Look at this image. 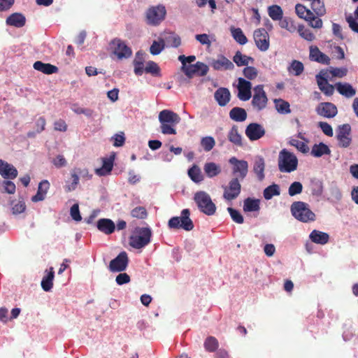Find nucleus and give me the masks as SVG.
<instances>
[{
  "mask_svg": "<svg viewBox=\"0 0 358 358\" xmlns=\"http://www.w3.org/2000/svg\"><path fill=\"white\" fill-rule=\"evenodd\" d=\"M194 201L199 211L203 214L211 216L215 213L217 207L207 192L204 191L196 192L194 195Z\"/></svg>",
  "mask_w": 358,
  "mask_h": 358,
  "instance_id": "obj_1",
  "label": "nucleus"
},
{
  "mask_svg": "<svg viewBox=\"0 0 358 358\" xmlns=\"http://www.w3.org/2000/svg\"><path fill=\"white\" fill-rule=\"evenodd\" d=\"M278 165L280 172L291 173L296 170L298 159L292 152L287 149H282L278 155Z\"/></svg>",
  "mask_w": 358,
  "mask_h": 358,
  "instance_id": "obj_2",
  "label": "nucleus"
},
{
  "mask_svg": "<svg viewBox=\"0 0 358 358\" xmlns=\"http://www.w3.org/2000/svg\"><path fill=\"white\" fill-rule=\"evenodd\" d=\"M178 115L169 110H163L159 114L161 131L164 134H176L175 128Z\"/></svg>",
  "mask_w": 358,
  "mask_h": 358,
  "instance_id": "obj_3",
  "label": "nucleus"
},
{
  "mask_svg": "<svg viewBox=\"0 0 358 358\" xmlns=\"http://www.w3.org/2000/svg\"><path fill=\"white\" fill-rule=\"evenodd\" d=\"M292 215L299 221L308 222L315 220V213L309 208L308 203L303 201H295L291 206Z\"/></svg>",
  "mask_w": 358,
  "mask_h": 358,
  "instance_id": "obj_4",
  "label": "nucleus"
},
{
  "mask_svg": "<svg viewBox=\"0 0 358 358\" xmlns=\"http://www.w3.org/2000/svg\"><path fill=\"white\" fill-rule=\"evenodd\" d=\"M151 230L147 227L140 228L129 238V245L136 249H141L150 242Z\"/></svg>",
  "mask_w": 358,
  "mask_h": 358,
  "instance_id": "obj_5",
  "label": "nucleus"
},
{
  "mask_svg": "<svg viewBox=\"0 0 358 358\" xmlns=\"http://www.w3.org/2000/svg\"><path fill=\"white\" fill-rule=\"evenodd\" d=\"M166 14V8L162 5L150 7L145 13V20L148 25L157 26L164 19Z\"/></svg>",
  "mask_w": 358,
  "mask_h": 358,
  "instance_id": "obj_6",
  "label": "nucleus"
},
{
  "mask_svg": "<svg viewBox=\"0 0 358 358\" xmlns=\"http://www.w3.org/2000/svg\"><path fill=\"white\" fill-rule=\"evenodd\" d=\"M253 90L254 94L251 104L257 110H262L266 108L268 101L266 92L264 90V85H258L254 87Z\"/></svg>",
  "mask_w": 358,
  "mask_h": 358,
  "instance_id": "obj_7",
  "label": "nucleus"
},
{
  "mask_svg": "<svg viewBox=\"0 0 358 358\" xmlns=\"http://www.w3.org/2000/svg\"><path fill=\"white\" fill-rule=\"evenodd\" d=\"M253 38L257 48L262 52H266L270 47V36L264 28H259L254 31Z\"/></svg>",
  "mask_w": 358,
  "mask_h": 358,
  "instance_id": "obj_8",
  "label": "nucleus"
},
{
  "mask_svg": "<svg viewBox=\"0 0 358 358\" xmlns=\"http://www.w3.org/2000/svg\"><path fill=\"white\" fill-rule=\"evenodd\" d=\"M223 198L226 201H232L236 199L241 192V185L238 178H232L228 183V185L222 187Z\"/></svg>",
  "mask_w": 358,
  "mask_h": 358,
  "instance_id": "obj_9",
  "label": "nucleus"
},
{
  "mask_svg": "<svg viewBox=\"0 0 358 358\" xmlns=\"http://www.w3.org/2000/svg\"><path fill=\"white\" fill-rule=\"evenodd\" d=\"M129 264V257L125 251L121 252L115 258L112 259L108 265V269L112 273L123 272Z\"/></svg>",
  "mask_w": 358,
  "mask_h": 358,
  "instance_id": "obj_10",
  "label": "nucleus"
},
{
  "mask_svg": "<svg viewBox=\"0 0 358 358\" xmlns=\"http://www.w3.org/2000/svg\"><path fill=\"white\" fill-rule=\"evenodd\" d=\"M181 69L188 77L191 78L194 75L200 76L206 75L208 67L206 64L199 62L195 64H185V62H182Z\"/></svg>",
  "mask_w": 358,
  "mask_h": 358,
  "instance_id": "obj_11",
  "label": "nucleus"
},
{
  "mask_svg": "<svg viewBox=\"0 0 358 358\" xmlns=\"http://www.w3.org/2000/svg\"><path fill=\"white\" fill-rule=\"evenodd\" d=\"M351 127L349 124L339 125L337 129L336 138L338 141V146L348 148L352 143L350 137Z\"/></svg>",
  "mask_w": 358,
  "mask_h": 358,
  "instance_id": "obj_12",
  "label": "nucleus"
},
{
  "mask_svg": "<svg viewBox=\"0 0 358 358\" xmlns=\"http://www.w3.org/2000/svg\"><path fill=\"white\" fill-rule=\"evenodd\" d=\"M113 48V52L119 59L128 58L131 54V49L125 43L124 41L120 38H114L111 43Z\"/></svg>",
  "mask_w": 358,
  "mask_h": 358,
  "instance_id": "obj_13",
  "label": "nucleus"
},
{
  "mask_svg": "<svg viewBox=\"0 0 358 358\" xmlns=\"http://www.w3.org/2000/svg\"><path fill=\"white\" fill-rule=\"evenodd\" d=\"M330 76L327 71H321L316 76L319 89L327 96H331L334 92V86L328 83Z\"/></svg>",
  "mask_w": 358,
  "mask_h": 358,
  "instance_id": "obj_14",
  "label": "nucleus"
},
{
  "mask_svg": "<svg viewBox=\"0 0 358 358\" xmlns=\"http://www.w3.org/2000/svg\"><path fill=\"white\" fill-rule=\"evenodd\" d=\"M229 162L234 164L233 174L236 176L238 180H243L248 172V163L245 160H238L236 157H231Z\"/></svg>",
  "mask_w": 358,
  "mask_h": 358,
  "instance_id": "obj_15",
  "label": "nucleus"
},
{
  "mask_svg": "<svg viewBox=\"0 0 358 358\" xmlns=\"http://www.w3.org/2000/svg\"><path fill=\"white\" fill-rule=\"evenodd\" d=\"M79 176L86 177L88 176V171L86 169H82L80 168H74L71 171V178L72 182L66 184L64 186V189L66 192H70L75 190L79 183Z\"/></svg>",
  "mask_w": 358,
  "mask_h": 358,
  "instance_id": "obj_16",
  "label": "nucleus"
},
{
  "mask_svg": "<svg viewBox=\"0 0 358 358\" xmlns=\"http://www.w3.org/2000/svg\"><path fill=\"white\" fill-rule=\"evenodd\" d=\"M317 114L326 118H333L338 113L337 107L331 102H322L315 108Z\"/></svg>",
  "mask_w": 358,
  "mask_h": 358,
  "instance_id": "obj_17",
  "label": "nucleus"
},
{
  "mask_svg": "<svg viewBox=\"0 0 358 358\" xmlns=\"http://www.w3.org/2000/svg\"><path fill=\"white\" fill-rule=\"evenodd\" d=\"M237 89L238 97L240 100L245 101L251 98L252 83L250 81L243 78H239L238 79Z\"/></svg>",
  "mask_w": 358,
  "mask_h": 358,
  "instance_id": "obj_18",
  "label": "nucleus"
},
{
  "mask_svg": "<svg viewBox=\"0 0 358 358\" xmlns=\"http://www.w3.org/2000/svg\"><path fill=\"white\" fill-rule=\"evenodd\" d=\"M210 66L216 71L233 70L234 65L232 62L222 55H219L217 59H213Z\"/></svg>",
  "mask_w": 358,
  "mask_h": 358,
  "instance_id": "obj_19",
  "label": "nucleus"
},
{
  "mask_svg": "<svg viewBox=\"0 0 358 358\" xmlns=\"http://www.w3.org/2000/svg\"><path fill=\"white\" fill-rule=\"evenodd\" d=\"M245 134L250 141H256L264 136L265 130L258 123H250L245 129Z\"/></svg>",
  "mask_w": 358,
  "mask_h": 358,
  "instance_id": "obj_20",
  "label": "nucleus"
},
{
  "mask_svg": "<svg viewBox=\"0 0 358 358\" xmlns=\"http://www.w3.org/2000/svg\"><path fill=\"white\" fill-rule=\"evenodd\" d=\"M309 58L312 61L328 65L330 64V58L329 56L322 52L317 46L311 45L310 47Z\"/></svg>",
  "mask_w": 358,
  "mask_h": 358,
  "instance_id": "obj_21",
  "label": "nucleus"
},
{
  "mask_svg": "<svg viewBox=\"0 0 358 358\" xmlns=\"http://www.w3.org/2000/svg\"><path fill=\"white\" fill-rule=\"evenodd\" d=\"M0 175L5 179H15L17 176V170L12 164L0 159Z\"/></svg>",
  "mask_w": 358,
  "mask_h": 358,
  "instance_id": "obj_22",
  "label": "nucleus"
},
{
  "mask_svg": "<svg viewBox=\"0 0 358 358\" xmlns=\"http://www.w3.org/2000/svg\"><path fill=\"white\" fill-rule=\"evenodd\" d=\"M265 160L262 156H256L254 159L252 171L259 181H262L264 178Z\"/></svg>",
  "mask_w": 358,
  "mask_h": 358,
  "instance_id": "obj_23",
  "label": "nucleus"
},
{
  "mask_svg": "<svg viewBox=\"0 0 358 358\" xmlns=\"http://www.w3.org/2000/svg\"><path fill=\"white\" fill-rule=\"evenodd\" d=\"M215 99L220 106H225L230 101L231 94L225 87H220L214 94Z\"/></svg>",
  "mask_w": 358,
  "mask_h": 358,
  "instance_id": "obj_24",
  "label": "nucleus"
},
{
  "mask_svg": "<svg viewBox=\"0 0 358 358\" xmlns=\"http://www.w3.org/2000/svg\"><path fill=\"white\" fill-rule=\"evenodd\" d=\"M50 182L47 180H43L40 182L38 184L37 192L34 196H32L31 201L33 202L43 201L50 188Z\"/></svg>",
  "mask_w": 358,
  "mask_h": 358,
  "instance_id": "obj_25",
  "label": "nucleus"
},
{
  "mask_svg": "<svg viewBox=\"0 0 358 358\" xmlns=\"http://www.w3.org/2000/svg\"><path fill=\"white\" fill-rule=\"evenodd\" d=\"M97 229L105 234H111L115 229V223L108 218H101L97 221Z\"/></svg>",
  "mask_w": 358,
  "mask_h": 358,
  "instance_id": "obj_26",
  "label": "nucleus"
},
{
  "mask_svg": "<svg viewBox=\"0 0 358 358\" xmlns=\"http://www.w3.org/2000/svg\"><path fill=\"white\" fill-rule=\"evenodd\" d=\"M6 22L9 26L20 28L24 26L26 18L22 13H14L7 17Z\"/></svg>",
  "mask_w": 358,
  "mask_h": 358,
  "instance_id": "obj_27",
  "label": "nucleus"
},
{
  "mask_svg": "<svg viewBox=\"0 0 358 358\" xmlns=\"http://www.w3.org/2000/svg\"><path fill=\"white\" fill-rule=\"evenodd\" d=\"M189 215L190 211L189 209H183L180 213V229L187 231H192L194 227Z\"/></svg>",
  "mask_w": 358,
  "mask_h": 358,
  "instance_id": "obj_28",
  "label": "nucleus"
},
{
  "mask_svg": "<svg viewBox=\"0 0 358 358\" xmlns=\"http://www.w3.org/2000/svg\"><path fill=\"white\" fill-rule=\"evenodd\" d=\"M335 87L339 94L347 98H351L356 94L355 89L348 83H337L335 85Z\"/></svg>",
  "mask_w": 358,
  "mask_h": 358,
  "instance_id": "obj_29",
  "label": "nucleus"
},
{
  "mask_svg": "<svg viewBox=\"0 0 358 358\" xmlns=\"http://www.w3.org/2000/svg\"><path fill=\"white\" fill-rule=\"evenodd\" d=\"M33 66L35 70L48 75L55 73L58 71V68L56 66L48 63H43L41 61L34 62Z\"/></svg>",
  "mask_w": 358,
  "mask_h": 358,
  "instance_id": "obj_30",
  "label": "nucleus"
},
{
  "mask_svg": "<svg viewBox=\"0 0 358 358\" xmlns=\"http://www.w3.org/2000/svg\"><path fill=\"white\" fill-rule=\"evenodd\" d=\"M310 239L315 243L324 245L329 242V236L327 233L314 229L309 236Z\"/></svg>",
  "mask_w": 358,
  "mask_h": 358,
  "instance_id": "obj_31",
  "label": "nucleus"
},
{
  "mask_svg": "<svg viewBox=\"0 0 358 358\" xmlns=\"http://www.w3.org/2000/svg\"><path fill=\"white\" fill-rule=\"evenodd\" d=\"M203 171L208 178H212L221 173V167L215 162H207L203 166Z\"/></svg>",
  "mask_w": 358,
  "mask_h": 358,
  "instance_id": "obj_32",
  "label": "nucleus"
},
{
  "mask_svg": "<svg viewBox=\"0 0 358 358\" xmlns=\"http://www.w3.org/2000/svg\"><path fill=\"white\" fill-rule=\"evenodd\" d=\"M55 277V271L52 267L50 268V271L48 272L41 280V287L45 292H49L51 290L53 286V280Z\"/></svg>",
  "mask_w": 358,
  "mask_h": 358,
  "instance_id": "obj_33",
  "label": "nucleus"
},
{
  "mask_svg": "<svg viewBox=\"0 0 358 358\" xmlns=\"http://www.w3.org/2000/svg\"><path fill=\"white\" fill-rule=\"evenodd\" d=\"M310 153L313 157H320L324 155H330L331 150L326 144L320 143L313 146Z\"/></svg>",
  "mask_w": 358,
  "mask_h": 358,
  "instance_id": "obj_34",
  "label": "nucleus"
},
{
  "mask_svg": "<svg viewBox=\"0 0 358 358\" xmlns=\"http://www.w3.org/2000/svg\"><path fill=\"white\" fill-rule=\"evenodd\" d=\"M295 11L298 17L301 19H303L305 20L313 19V13L303 4L297 3L295 6Z\"/></svg>",
  "mask_w": 358,
  "mask_h": 358,
  "instance_id": "obj_35",
  "label": "nucleus"
},
{
  "mask_svg": "<svg viewBox=\"0 0 358 358\" xmlns=\"http://www.w3.org/2000/svg\"><path fill=\"white\" fill-rule=\"evenodd\" d=\"M229 117L236 122H243L247 118V113L244 108L234 107L229 112Z\"/></svg>",
  "mask_w": 358,
  "mask_h": 358,
  "instance_id": "obj_36",
  "label": "nucleus"
},
{
  "mask_svg": "<svg viewBox=\"0 0 358 358\" xmlns=\"http://www.w3.org/2000/svg\"><path fill=\"white\" fill-rule=\"evenodd\" d=\"M310 8L313 13L317 16H323L326 14V8L323 0H310Z\"/></svg>",
  "mask_w": 358,
  "mask_h": 358,
  "instance_id": "obj_37",
  "label": "nucleus"
},
{
  "mask_svg": "<svg viewBox=\"0 0 358 358\" xmlns=\"http://www.w3.org/2000/svg\"><path fill=\"white\" fill-rule=\"evenodd\" d=\"M188 176L191 180L196 183H199L204 179V176L201 173V169L196 164H194L188 170Z\"/></svg>",
  "mask_w": 358,
  "mask_h": 358,
  "instance_id": "obj_38",
  "label": "nucleus"
},
{
  "mask_svg": "<svg viewBox=\"0 0 358 358\" xmlns=\"http://www.w3.org/2000/svg\"><path fill=\"white\" fill-rule=\"evenodd\" d=\"M233 61L238 66H248L250 62H253L254 59L243 55L240 51H237L233 57Z\"/></svg>",
  "mask_w": 358,
  "mask_h": 358,
  "instance_id": "obj_39",
  "label": "nucleus"
},
{
  "mask_svg": "<svg viewBox=\"0 0 358 358\" xmlns=\"http://www.w3.org/2000/svg\"><path fill=\"white\" fill-rule=\"evenodd\" d=\"M259 209L260 207L259 199H255L248 197L244 200L243 210L245 212H255L259 211Z\"/></svg>",
  "mask_w": 358,
  "mask_h": 358,
  "instance_id": "obj_40",
  "label": "nucleus"
},
{
  "mask_svg": "<svg viewBox=\"0 0 358 358\" xmlns=\"http://www.w3.org/2000/svg\"><path fill=\"white\" fill-rule=\"evenodd\" d=\"M203 347L206 351L208 352H215L218 349L219 342L215 337L210 336L205 339Z\"/></svg>",
  "mask_w": 358,
  "mask_h": 358,
  "instance_id": "obj_41",
  "label": "nucleus"
},
{
  "mask_svg": "<svg viewBox=\"0 0 358 358\" xmlns=\"http://www.w3.org/2000/svg\"><path fill=\"white\" fill-rule=\"evenodd\" d=\"M268 14L274 21H280L283 17V11L278 5H272L268 8Z\"/></svg>",
  "mask_w": 358,
  "mask_h": 358,
  "instance_id": "obj_42",
  "label": "nucleus"
},
{
  "mask_svg": "<svg viewBox=\"0 0 358 358\" xmlns=\"http://www.w3.org/2000/svg\"><path fill=\"white\" fill-rule=\"evenodd\" d=\"M275 108L280 114H289L291 113L290 105L289 102L282 99H275L274 100Z\"/></svg>",
  "mask_w": 358,
  "mask_h": 358,
  "instance_id": "obj_43",
  "label": "nucleus"
},
{
  "mask_svg": "<svg viewBox=\"0 0 358 358\" xmlns=\"http://www.w3.org/2000/svg\"><path fill=\"white\" fill-rule=\"evenodd\" d=\"M231 34L234 39L241 45H245L248 42V38L241 28L231 27Z\"/></svg>",
  "mask_w": 358,
  "mask_h": 358,
  "instance_id": "obj_44",
  "label": "nucleus"
},
{
  "mask_svg": "<svg viewBox=\"0 0 358 358\" xmlns=\"http://www.w3.org/2000/svg\"><path fill=\"white\" fill-rule=\"evenodd\" d=\"M279 25L281 28L287 30L290 33H294L298 29V26H296L294 21L290 17H282L279 21Z\"/></svg>",
  "mask_w": 358,
  "mask_h": 358,
  "instance_id": "obj_45",
  "label": "nucleus"
},
{
  "mask_svg": "<svg viewBox=\"0 0 358 358\" xmlns=\"http://www.w3.org/2000/svg\"><path fill=\"white\" fill-rule=\"evenodd\" d=\"M263 194L264 199L266 200H269L274 196L280 195V187L277 184H273L271 185H269L264 189Z\"/></svg>",
  "mask_w": 358,
  "mask_h": 358,
  "instance_id": "obj_46",
  "label": "nucleus"
},
{
  "mask_svg": "<svg viewBox=\"0 0 358 358\" xmlns=\"http://www.w3.org/2000/svg\"><path fill=\"white\" fill-rule=\"evenodd\" d=\"M113 166L112 159H105L103 162V165L101 168L96 169L95 172L99 176H106L110 173Z\"/></svg>",
  "mask_w": 358,
  "mask_h": 358,
  "instance_id": "obj_47",
  "label": "nucleus"
},
{
  "mask_svg": "<svg viewBox=\"0 0 358 358\" xmlns=\"http://www.w3.org/2000/svg\"><path fill=\"white\" fill-rule=\"evenodd\" d=\"M228 139L232 143L236 145H242L241 136L238 133V127L233 126L228 134Z\"/></svg>",
  "mask_w": 358,
  "mask_h": 358,
  "instance_id": "obj_48",
  "label": "nucleus"
},
{
  "mask_svg": "<svg viewBox=\"0 0 358 358\" xmlns=\"http://www.w3.org/2000/svg\"><path fill=\"white\" fill-rule=\"evenodd\" d=\"M304 70L303 64L298 60H293L290 66L288 67V71L293 73L296 76H300Z\"/></svg>",
  "mask_w": 358,
  "mask_h": 358,
  "instance_id": "obj_49",
  "label": "nucleus"
},
{
  "mask_svg": "<svg viewBox=\"0 0 358 358\" xmlns=\"http://www.w3.org/2000/svg\"><path fill=\"white\" fill-rule=\"evenodd\" d=\"M296 31L301 38L308 41H313L315 38L313 33H312L310 29L306 28L303 24H299Z\"/></svg>",
  "mask_w": 358,
  "mask_h": 358,
  "instance_id": "obj_50",
  "label": "nucleus"
},
{
  "mask_svg": "<svg viewBox=\"0 0 358 358\" xmlns=\"http://www.w3.org/2000/svg\"><path fill=\"white\" fill-rule=\"evenodd\" d=\"M2 192L7 193L9 194H13L15 193L16 187L13 182L5 180L1 182Z\"/></svg>",
  "mask_w": 358,
  "mask_h": 358,
  "instance_id": "obj_51",
  "label": "nucleus"
},
{
  "mask_svg": "<svg viewBox=\"0 0 358 358\" xmlns=\"http://www.w3.org/2000/svg\"><path fill=\"white\" fill-rule=\"evenodd\" d=\"M201 145L206 152L210 151L215 145L214 138L211 136H206L201 138Z\"/></svg>",
  "mask_w": 358,
  "mask_h": 358,
  "instance_id": "obj_52",
  "label": "nucleus"
},
{
  "mask_svg": "<svg viewBox=\"0 0 358 358\" xmlns=\"http://www.w3.org/2000/svg\"><path fill=\"white\" fill-rule=\"evenodd\" d=\"M145 72L150 73L152 76H158L159 75L160 69L157 63L150 61L147 63V65L145 67Z\"/></svg>",
  "mask_w": 358,
  "mask_h": 358,
  "instance_id": "obj_53",
  "label": "nucleus"
},
{
  "mask_svg": "<svg viewBox=\"0 0 358 358\" xmlns=\"http://www.w3.org/2000/svg\"><path fill=\"white\" fill-rule=\"evenodd\" d=\"M164 48V40H160L159 41H153L152 44L150 48V52L153 55H157L161 52V51Z\"/></svg>",
  "mask_w": 358,
  "mask_h": 358,
  "instance_id": "obj_54",
  "label": "nucleus"
},
{
  "mask_svg": "<svg viewBox=\"0 0 358 358\" xmlns=\"http://www.w3.org/2000/svg\"><path fill=\"white\" fill-rule=\"evenodd\" d=\"M303 185L300 182H292L289 189L288 193L291 196H295L296 194H299L302 192Z\"/></svg>",
  "mask_w": 358,
  "mask_h": 358,
  "instance_id": "obj_55",
  "label": "nucleus"
},
{
  "mask_svg": "<svg viewBox=\"0 0 358 358\" xmlns=\"http://www.w3.org/2000/svg\"><path fill=\"white\" fill-rule=\"evenodd\" d=\"M227 210L229 213L230 214V216L234 222L238 223V224H242L244 222V219L243 215L241 214V213L231 207H229L227 208Z\"/></svg>",
  "mask_w": 358,
  "mask_h": 358,
  "instance_id": "obj_56",
  "label": "nucleus"
},
{
  "mask_svg": "<svg viewBox=\"0 0 358 358\" xmlns=\"http://www.w3.org/2000/svg\"><path fill=\"white\" fill-rule=\"evenodd\" d=\"M131 215L132 217L138 219H145L147 217L148 213L144 207L138 206L131 210Z\"/></svg>",
  "mask_w": 358,
  "mask_h": 358,
  "instance_id": "obj_57",
  "label": "nucleus"
},
{
  "mask_svg": "<svg viewBox=\"0 0 358 358\" xmlns=\"http://www.w3.org/2000/svg\"><path fill=\"white\" fill-rule=\"evenodd\" d=\"M139 52L136 53V58L134 60V73L137 76H141L145 71L143 62H138Z\"/></svg>",
  "mask_w": 358,
  "mask_h": 358,
  "instance_id": "obj_58",
  "label": "nucleus"
},
{
  "mask_svg": "<svg viewBox=\"0 0 358 358\" xmlns=\"http://www.w3.org/2000/svg\"><path fill=\"white\" fill-rule=\"evenodd\" d=\"M244 76L248 80H254L258 74L257 69L254 66H246L243 70Z\"/></svg>",
  "mask_w": 358,
  "mask_h": 358,
  "instance_id": "obj_59",
  "label": "nucleus"
},
{
  "mask_svg": "<svg viewBox=\"0 0 358 358\" xmlns=\"http://www.w3.org/2000/svg\"><path fill=\"white\" fill-rule=\"evenodd\" d=\"M329 76L331 77L343 78L347 74V69L345 68H333L331 67L330 70L327 71Z\"/></svg>",
  "mask_w": 358,
  "mask_h": 358,
  "instance_id": "obj_60",
  "label": "nucleus"
},
{
  "mask_svg": "<svg viewBox=\"0 0 358 358\" xmlns=\"http://www.w3.org/2000/svg\"><path fill=\"white\" fill-rule=\"evenodd\" d=\"M120 273L115 278V282L118 285L129 283L131 280L130 276L126 273L119 272Z\"/></svg>",
  "mask_w": 358,
  "mask_h": 358,
  "instance_id": "obj_61",
  "label": "nucleus"
},
{
  "mask_svg": "<svg viewBox=\"0 0 358 358\" xmlns=\"http://www.w3.org/2000/svg\"><path fill=\"white\" fill-rule=\"evenodd\" d=\"M70 215L73 220L76 222H79L82 220V217L80 214L79 206L78 203L73 204L70 210Z\"/></svg>",
  "mask_w": 358,
  "mask_h": 358,
  "instance_id": "obj_62",
  "label": "nucleus"
},
{
  "mask_svg": "<svg viewBox=\"0 0 358 358\" xmlns=\"http://www.w3.org/2000/svg\"><path fill=\"white\" fill-rule=\"evenodd\" d=\"M318 126L322 129V132L328 136L331 137L334 134L333 129L331 126L325 122H320Z\"/></svg>",
  "mask_w": 358,
  "mask_h": 358,
  "instance_id": "obj_63",
  "label": "nucleus"
},
{
  "mask_svg": "<svg viewBox=\"0 0 358 358\" xmlns=\"http://www.w3.org/2000/svg\"><path fill=\"white\" fill-rule=\"evenodd\" d=\"M291 144L295 146L299 150H300L303 153H306L309 150L308 146L304 142L298 140H293L291 142Z\"/></svg>",
  "mask_w": 358,
  "mask_h": 358,
  "instance_id": "obj_64",
  "label": "nucleus"
}]
</instances>
